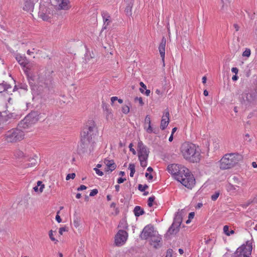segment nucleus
Returning a JSON list of instances; mask_svg holds the SVG:
<instances>
[{"label": "nucleus", "mask_w": 257, "mask_h": 257, "mask_svg": "<svg viewBox=\"0 0 257 257\" xmlns=\"http://www.w3.org/2000/svg\"><path fill=\"white\" fill-rule=\"evenodd\" d=\"M167 171L185 187L191 189L195 184V180L189 170L185 167L176 164H170Z\"/></svg>", "instance_id": "nucleus-1"}, {"label": "nucleus", "mask_w": 257, "mask_h": 257, "mask_svg": "<svg viewBox=\"0 0 257 257\" xmlns=\"http://www.w3.org/2000/svg\"><path fill=\"white\" fill-rule=\"evenodd\" d=\"M180 150L181 153L185 160L192 162H197L200 160V150L194 144L184 143L182 145Z\"/></svg>", "instance_id": "nucleus-2"}, {"label": "nucleus", "mask_w": 257, "mask_h": 257, "mask_svg": "<svg viewBox=\"0 0 257 257\" xmlns=\"http://www.w3.org/2000/svg\"><path fill=\"white\" fill-rule=\"evenodd\" d=\"M241 159L242 156L238 154H226L220 161V168L222 170L230 169Z\"/></svg>", "instance_id": "nucleus-3"}, {"label": "nucleus", "mask_w": 257, "mask_h": 257, "mask_svg": "<svg viewBox=\"0 0 257 257\" xmlns=\"http://www.w3.org/2000/svg\"><path fill=\"white\" fill-rule=\"evenodd\" d=\"M24 137V132L18 128H16L7 132L3 140L7 143L14 144L23 140Z\"/></svg>", "instance_id": "nucleus-4"}, {"label": "nucleus", "mask_w": 257, "mask_h": 257, "mask_svg": "<svg viewBox=\"0 0 257 257\" xmlns=\"http://www.w3.org/2000/svg\"><path fill=\"white\" fill-rule=\"evenodd\" d=\"M95 129V124L94 121L90 120L86 123L81 133V141L84 144H86L90 142L94 135Z\"/></svg>", "instance_id": "nucleus-5"}, {"label": "nucleus", "mask_w": 257, "mask_h": 257, "mask_svg": "<svg viewBox=\"0 0 257 257\" xmlns=\"http://www.w3.org/2000/svg\"><path fill=\"white\" fill-rule=\"evenodd\" d=\"M252 249V240H248L245 244H243L236 249L234 257H251Z\"/></svg>", "instance_id": "nucleus-6"}, {"label": "nucleus", "mask_w": 257, "mask_h": 257, "mask_svg": "<svg viewBox=\"0 0 257 257\" xmlns=\"http://www.w3.org/2000/svg\"><path fill=\"white\" fill-rule=\"evenodd\" d=\"M52 6L46 3H41L38 15L44 21H49L53 16Z\"/></svg>", "instance_id": "nucleus-7"}, {"label": "nucleus", "mask_w": 257, "mask_h": 257, "mask_svg": "<svg viewBox=\"0 0 257 257\" xmlns=\"http://www.w3.org/2000/svg\"><path fill=\"white\" fill-rule=\"evenodd\" d=\"M138 152L141 166L142 167H146L147 165L149 152L142 141H139L138 143Z\"/></svg>", "instance_id": "nucleus-8"}, {"label": "nucleus", "mask_w": 257, "mask_h": 257, "mask_svg": "<svg viewBox=\"0 0 257 257\" xmlns=\"http://www.w3.org/2000/svg\"><path fill=\"white\" fill-rule=\"evenodd\" d=\"M38 120L37 113L36 112H32L20 121L19 125L20 127L27 128L35 123Z\"/></svg>", "instance_id": "nucleus-9"}, {"label": "nucleus", "mask_w": 257, "mask_h": 257, "mask_svg": "<svg viewBox=\"0 0 257 257\" xmlns=\"http://www.w3.org/2000/svg\"><path fill=\"white\" fill-rule=\"evenodd\" d=\"M128 234L125 230L119 229L114 237V244L120 247L124 245L128 239Z\"/></svg>", "instance_id": "nucleus-10"}, {"label": "nucleus", "mask_w": 257, "mask_h": 257, "mask_svg": "<svg viewBox=\"0 0 257 257\" xmlns=\"http://www.w3.org/2000/svg\"><path fill=\"white\" fill-rule=\"evenodd\" d=\"M256 98V93L250 89H246L241 94V103L245 105L253 102Z\"/></svg>", "instance_id": "nucleus-11"}, {"label": "nucleus", "mask_w": 257, "mask_h": 257, "mask_svg": "<svg viewBox=\"0 0 257 257\" xmlns=\"http://www.w3.org/2000/svg\"><path fill=\"white\" fill-rule=\"evenodd\" d=\"M182 222L181 216L179 212H177L172 225L169 227L168 232L170 234L177 233Z\"/></svg>", "instance_id": "nucleus-12"}, {"label": "nucleus", "mask_w": 257, "mask_h": 257, "mask_svg": "<svg viewBox=\"0 0 257 257\" xmlns=\"http://www.w3.org/2000/svg\"><path fill=\"white\" fill-rule=\"evenodd\" d=\"M156 232L157 231L154 229V227L152 225L148 224L143 229L140 234V238L142 239H147L155 233L156 234Z\"/></svg>", "instance_id": "nucleus-13"}, {"label": "nucleus", "mask_w": 257, "mask_h": 257, "mask_svg": "<svg viewBox=\"0 0 257 257\" xmlns=\"http://www.w3.org/2000/svg\"><path fill=\"white\" fill-rule=\"evenodd\" d=\"M52 79L50 76H39L38 80V84L39 86L44 87L48 90L52 85Z\"/></svg>", "instance_id": "nucleus-14"}, {"label": "nucleus", "mask_w": 257, "mask_h": 257, "mask_svg": "<svg viewBox=\"0 0 257 257\" xmlns=\"http://www.w3.org/2000/svg\"><path fill=\"white\" fill-rule=\"evenodd\" d=\"M51 2L59 10H68L70 8L69 0H52Z\"/></svg>", "instance_id": "nucleus-15"}, {"label": "nucleus", "mask_w": 257, "mask_h": 257, "mask_svg": "<svg viewBox=\"0 0 257 257\" xmlns=\"http://www.w3.org/2000/svg\"><path fill=\"white\" fill-rule=\"evenodd\" d=\"M144 129L149 134L154 133L157 134V131L153 128L151 125V117L149 115H147L145 118Z\"/></svg>", "instance_id": "nucleus-16"}, {"label": "nucleus", "mask_w": 257, "mask_h": 257, "mask_svg": "<svg viewBox=\"0 0 257 257\" xmlns=\"http://www.w3.org/2000/svg\"><path fill=\"white\" fill-rule=\"evenodd\" d=\"M151 244L155 248H157L160 245L159 243L162 240L161 236L159 234L158 231L150 237Z\"/></svg>", "instance_id": "nucleus-17"}, {"label": "nucleus", "mask_w": 257, "mask_h": 257, "mask_svg": "<svg viewBox=\"0 0 257 257\" xmlns=\"http://www.w3.org/2000/svg\"><path fill=\"white\" fill-rule=\"evenodd\" d=\"M105 165V170L106 171L112 172L114 170L116 167V165L112 160H109L107 159H105L103 161Z\"/></svg>", "instance_id": "nucleus-18"}, {"label": "nucleus", "mask_w": 257, "mask_h": 257, "mask_svg": "<svg viewBox=\"0 0 257 257\" xmlns=\"http://www.w3.org/2000/svg\"><path fill=\"white\" fill-rule=\"evenodd\" d=\"M169 122V113L166 111L163 114L161 121L160 128L164 130L168 126Z\"/></svg>", "instance_id": "nucleus-19"}, {"label": "nucleus", "mask_w": 257, "mask_h": 257, "mask_svg": "<svg viewBox=\"0 0 257 257\" xmlns=\"http://www.w3.org/2000/svg\"><path fill=\"white\" fill-rule=\"evenodd\" d=\"M101 15L103 21V26L102 29H106L107 26L110 24L111 22L110 15L106 11H103L101 13Z\"/></svg>", "instance_id": "nucleus-20"}, {"label": "nucleus", "mask_w": 257, "mask_h": 257, "mask_svg": "<svg viewBox=\"0 0 257 257\" xmlns=\"http://www.w3.org/2000/svg\"><path fill=\"white\" fill-rule=\"evenodd\" d=\"M166 40L163 37L159 46V51L162 61L164 62Z\"/></svg>", "instance_id": "nucleus-21"}, {"label": "nucleus", "mask_w": 257, "mask_h": 257, "mask_svg": "<svg viewBox=\"0 0 257 257\" xmlns=\"http://www.w3.org/2000/svg\"><path fill=\"white\" fill-rule=\"evenodd\" d=\"M34 8V3L33 0H24L23 9L28 12L33 11Z\"/></svg>", "instance_id": "nucleus-22"}, {"label": "nucleus", "mask_w": 257, "mask_h": 257, "mask_svg": "<svg viewBox=\"0 0 257 257\" xmlns=\"http://www.w3.org/2000/svg\"><path fill=\"white\" fill-rule=\"evenodd\" d=\"M15 58L19 64L23 67H25L28 64V60L24 55L18 54L16 55Z\"/></svg>", "instance_id": "nucleus-23"}, {"label": "nucleus", "mask_w": 257, "mask_h": 257, "mask_svg": "<svg viewBox=\"0 0 257 257\" xmlns=\"http://www.w3.org/2000/svg\"><path fill=\"white\" fill-rule=\"evenodd\" d=\"M14 155L17 159H22L25 157L24 152L20 149L16 150L14 152Z\"/></svg>", "instance_id": "nucleus-24"}, {"label": "nucleus", "mask_w": 257, "mask_h": 257, "mask_svg": "<svg viewBox=\"0 0 257 257\" xmlns=\"http://www.w3.org/2000/svg\"><path fill=\"white\" fill-rule=\"evenodd\" d=\"M134 212L136 216H139L144 213V210L139 206H137L135 207Z\"/></svg>", "instance_id": "nucleus-25"}, {"label": "nucleus", "mask_w": 257, "mask_h": 257, "mask_svg": "<svg viewBox=\"0 0 257 257\" xmlns=\"http://www.w3.org/2000/svg\"><path fill=\"white\" fill-rule=\"evenodd\" d=\"M118 227L124 230L127 229L128 225L126 221L124 220H121L118 224Z\"/></svg>", "instance_id": "nucleus-26"}, {"label": "nucleus", "mask_w": 257, "mask_h": 257, "mask_svg": "<svg viewBox=\"0 0 257 257\" xmlns=\"http://www.w3.org/2000/svg\"><path fill=\"white\" fill-rule=\"evenodd\" d=\"M223 232L227 236H229L230 234H232L234 233L233 230L229 231V227L227 225H225L223 227Z\"/></svg>", "instance_id": "nucleus-27"}, {"label": "nucleus", "mask_w": 257, "mask_h": 257, "mask_svg": "<svg viewBox=\"0 0 257 257\" xmlns=\"http://www.w3.org/2000/svg\"><path fill=\"white\" fill-rule=\"evenodd\" d=\"M38 158V157L37 155H35L33 157V158L30 160L31 161V164H28L27 167H32L33 166H35L37 164V159Z\"/></svg>", "instance_id": "nucleus-28"}, {"label": "nucleus", "mask_w": 257, "mask_h": 257, "mask_svg": "<svg viewBox=\"0 0 257 257\" xmlns=\"http://www.w3.org/2000/svg\"><path fill=\"white\" fill-rule=\"evenodd\" d=\"M226 189L228 192H234L236 190V188L234 186L231 184H228L226 185Z\"/></svg>", "instance_id": "nucleus-29"}, {"label": "nucleus", "mask_w": 257, "mask_h": 257, "mask_svg": "<svg viewBox=\"0 0 257 257\" xmlns=\"http://www.w3.org/2000/svg\"><path fill=\"white\" fill-rule=\"evenodd\" d=\"M128 169L130 170V176L133 177L135 172V166L133 164H130L128 166Z\"/></svg>", "instance_id": "nucleus-30"}, {"label": "nucleus", "mask_w": 257, "mask_h": 257, "mask_svg": "<svg viewBox=\"0 0 257 257\" xmlns=\"http://www.w3.org/2000/svg\"><path fill=\"white\" fill-rule=\"evenodd\" d=\"M250 54L251 51L250 49L246 48L244 51L243 52L242 55L243 57H249L250 55Z\"/></svg>", "instance_id": "nucleus-31"}, {"label": "nucleus", "mask_w": 257, "mask_h": 257, "mask_svg": "<svg viewBox=\"0 0 257 257\" xmlns=\"http://www.w3.org/2000/svg\"><path fill=\"white\" fill-rule=\"evenodd\" d=\"M155 199V197L154 196H151L148 198V205L149 207H151L153 206V203L154 202Z\"/></svg>", "instance_id": "nucleus-32"}, {"label": "nucleus", "mask_w": 257, "mask_h": 257, "mask_svg": "<svg viewBox=\"0 0 257 257\" xmlns=\"http://www.w3.org/2000/svg\"><path fill=\"white\" fill-rule=\"evenodd\" d=\"M122 112L124 114L128 113L130 112V107L127 105L122 106Z\"/></svg>", "instance_id": "nucleus-33"}, {"label": "nucleus", "mask_w": 257, "mask_h": 257, "mask_svg": "<svg viewBox=\"0 0 257 257\" xmlns=\"http://www.w3.org/2000/svg\"><path fill=\"white\" fill-rule=\"evenodd\" d=\"M37 186H40L39 188V193H41L43 192V189L44 188V185L42 184V182L40 181H38L37 182Z\"/></svg>", "instance_id": "nucleus-34"}, {"label": "nucleus", "mask_w": 257, "mask_h": 257, "mask_svg": "<svg viewBox=\"0 0 257 257\" xmlns=\"http://www.w3.org/2000/svg\"><path fill=\"white\" fill-rule=\"evenodd\" d=\"M49 236L51 239V240L53 241H55L56 242L58 241L57 240L55 239V238L54 237L53 234V231L51 230L49 232Z\"/></svg>", "instance_id": "nucleus-35"}, {"label": "nucleus", "mask_w": 257, "mask_h": 257, "mask_svg": "<svg viewBox=\"0 0 257 257\" xmlns=\"http://www.w3.org/2000/svg\"><path fill=\"white\" fill-rule=\"evenodd\" d=\"M219 196V192H216L214 194L211 196V199L213 201H215Z\"/></svg>", "instance_id": "nucleus-36"}, {"label": "nucleus", "mask_w": 257, "mask_h": 257, "mask_svg": "<svg viewBox=\"0 0 257 257\" xmlns=\"http://www.w3.org/2000/svg\"><path fill=\"white\" fill-rule=\"evenodd\" d=\"M75 173L68 174L66 177V180H69L70 179H73L75 178Z\"/></svg>", "instance_id": "nucleus-37"}, {"label": "nucleus", "mask_w": 257, "mask_h": 257, "mask_svg": "<svg viewBox=\"0 0 257 257\" xmlns=\"http://www.w3.org/2000/svg\"><path fill=\"white\" fill-rule=\"evenodd\" d=\"M173 250L172 249H168L166 252V255L165 257H172Z\"/></svg>", "instance_id": "nucleus-38"}, {"label": "nucleus", "mask_w": 257, "mask_h": 257, "mask_svg": "<svg viewBox=\"0 0 257 257\" xmlns=\"http://www.w3.org/2000/svg\"><path fill=\"white\" fill-rule=\"evenodd\" d=\"M141 86L142 87L140 89V91L142 92V93H144V90L145 89H146V86L145 85V84L142 82H141L140 83Z\"/></svg>", "instance_id": "nucleus-39"}, {"label": "nucleus", "mask_w": 257, "mask_h": 257, "mask_svg": "<svg viewBox=\"0 0 257 257\" xmlns=\"http://www.w3.org/2000/svg\"><path fill=\"white\" fill-rule=\"evenodd\" d=\"M147 188L148 186L147 185L143 186L141 184H140L138 187L139 190L141 191H144Z\"/></svg>", "instance_id": "nucleus-40"}, {"label": "nucleus", "mask_w": 257, "mask_h": 257, "mask_svg": "<svg viewBox=\"0 0 257 257\" xmlns=\"http://www.w3.org/2000/svg\"><path fill=\"white\" fill-rule=\"evenodd\" d=\"M73 223H74V226L76 227H77L79 226V219L77 217H76L74 219Z\"/></svg>", "instance_id": "nucleus-41"}, {"label": "nucleus", "mask_w": 257, "mask_h": 257, "mask_svg": "<svg viewBox=\"0 0 257 257\" xmlns=\"http://www.w3.org/2000/svg\"><path fill=\"white\" fill-rule=\"evenodd\" d=\"M133 147V145L132 143H131L129 145V146H128V148L130 149V151L131 152H132L134 155H136V151H135V150Z\"/></svg>", "instance_id": "nucleus-42"}, {"label": "nucleus", "mask_w": 257, "mask_h": 257, "mask_svg": "<svg viewBox=\"0 0 257 257\" xmlns=\"http://www.w3.org/2000/svg\"><path fill=\"white\" fill-rule=\"evenodd\" d=\"M98 193V190L97 189H93L91 191L89 196H94Z\"/></svg>", "instance_id": "nucleus-43"}, {"label": "nucleus", "mask_w": 257, "mask_h": 257, "mask_svg": "<svg viewBox=\"0 0 257 257\" xmlns=\"http://www.w3.org/2000/svg\"><path fill=\"white\" fill-rule=\"evenodd\" d=\"M94 170H95L96 173L98 175H99L100 176H102L103 175V173L102 171H101L100 170H99L98 168H95L94 169Z\"/></svg>", "instance_id": "nucleus-44"}, {"label": "nucleus", "mask_w": 257, "mask_h": 257, "mask_svg": "<svg viewBox=\"0 0 257 257\" xmlns=\"http://www.w3.org/2000/svg\"><path fill=\"white\" fill-rule=\"evenodd\" d=\"M145 176L149 180H151L153 179V176L151 173L146 172Z\"/></svg>", "instance_id": "nucleus-45"}, {"label": "nucleus", "mask_w": 257, "mask_h": 257, "mask_svg": "<svg viewBox=\"0 0 257 257\" xmlns=\"http://www.w3.org/2000/svg\"><path fill=\"white\" fill-rule=\"evenodd\" d=\"M67 230H66V228L65 227H61L59 229V233L61 234V235H62L63 234V233L65 231H66Z\"/></svg>", "instance_id": "nucleus-46"}, {"label": "nucleus", "mask_w": 257, "mask_h": 257, "mask_svg": "<svg viewBox=\"0 0 257 257\" xmlns=\"http://www.w3.org/2000/svg\"><path fill=\"white\" fill-rule=\"evenodd\" d=\"M135 100H138V101L141 105H143L144 104V102H143V99L142 97H139V98L137 97V98H136Z\"/></svg>", "instance_id": "nucleus-47"}, {"label": "nucleus", "mask_w": 257, "mask_h": 257, "mask_svg": "<svg viewBox=\"0 0 257 257\" xmlns=\"http://www.w3.org/2000/svg\"><path fill=\"white\" fill-rule=\"evenodd\" d=\"M59 213V212H57V214L56 216L55 219L58 223H60L62 221V220L60 216L58 215Z\"/></svg>", "instance_id": "nucleus-48"}, {"label": "nucleus", "mask_w": 257, "mask_h": 257, "mask_svg": "<svg viewBox=\"0 0 257 257\" xmlns=\"http://www.w3.org/2000/svg\"><path fill=\"white\" fill-rule=\"evenodd\" d=\"M87 188L86 186L84 185H81L79 187L77 188L78 191H82L85 190Z\"/></svg>", "instance_id": "nucleus-49"}, {"label": "nucleus", "mask_w": 257, "mask_h": 257, "mask_svg": "<svg viewBox=\"0 0 257 257\" xmlns=\"http://www.w3.org/2000/svg\"><path fill=\"white\" fill-rule=\"evenodd\" d=\"M195 216V213L194 212H191L189 214L188 218L190 219H192Z\"/></svg>", "instance_id": "nucleus-50"}, {"label": "nucleus", "mask_w": 257, "mask_h": 257, "mask_svg": "<svg viewBox=\"0 0 257 257\" xmlns=\"http://www.w3.org/2000/svg\"><path fill=\"white\" fill-rule=\"evenodd\" d=\"M125 180V178H119L117 179V182L118 184H121V183H123Z\"/></svg>", "instance_id": "nucleus-51"}, {"label": "nucleus", "mask_w": 257, "mask_h": 257, "mask_svg": "<svg viewBox=\"0 0 257 257\" xmlns=\"http://www.w3.org/2000/svg\"><path fill=\"white\" fill-rule=\"evenodd\" d=\"M231 71L236 74L238 72V69L236 67H233L231 69Z\"/></svg>", "instance_id": "nucleus-52"}, {"label": "nucleus", "mask_w": 257, "mask_h": 257, "mask_svg": "<svg viewBox=\"0 0 257 257\" xmlns=\"http://www.w3.org/2000/svg\"><path fill=\"white\" fill-rule=\"evenodd\" d=\"M117 97L116 96H113L111 98V102L112 103H114V102L116 100H117Z\"/></svg>", "instance_id": "nucleus-53"}, {"label": "nucleus", "mask_w": 257, "mask_h": 257, "mask_svg": "<svg viewBox=\"0 0 257 257\" xmlns=\"http://www.w3.org/2000/svg\"><path fill=\"white\" fill-rule=\"evenodd\" d=\"M33 189L36 192H39V186H35L34 188H33Z\"/></svg>", "instance_id": "nucleus-54"}, {"label": "nucleus", "mask_w": 257, "mask_h": 257, "mask_svg": "<svg viewBox=\"0 0 257 257\" xmlns=\"http://www.w3.org/2000/svg\"><path fill=\"white\" fill-rule=\"evenodd\" d=\"M146 91L145 92H144V93L147 95V96H149L150 94V90H148V89H145Z\"/></svg>", "instance_id": "nucleus-55"}, {"label": "nucleus", "mask_w": 257, "mask_h": 257, "mask_svg": "<svg viewBox=\"0 0 257 257\" xmlns=\"http://www.w3.org/2000/svg\"><path fill=\"white\" fill-rule=\"evenodd\" d=\"M233 27L235 28L236 31H238L239 30V27L237 24H234Z\"/></svg>", "instance_id": "nucleus-56"}, {"label": "nucleus", "mask_w": 257, "mask_h": 257, "mask_svg": "<svg viewBox=\"0 0 257 257\" xmlns=\"http://www.w3.org/2000/svg\"><path fill=\"white\" fill-rule=\"evenodd\" d=\"M252 166L254 168H257V161L256 162H253L252 163Z\"/></svg>", "instance_id": "nucleus-57"}, {"label": "nucleus", "mask_w": 257, "mask_h": 257, "mask_svg": "<svg viewBox=\"0 0 257 257\" xmlns=\"http://www.w3.org/2000/svg\"><path fill=\"white\" fill-rule=\"evenodd\" d=\"M238 77L235 74V75L233 76L232 79L233 81H236L238 79Z\"/></svg>", "instance_id": "nucleus-58"}, {"label": "nucleus", "mask_w": 257, "mask_h": 257, "mask_svg": "<svg viewBox=\"0 0 257 257\" xmlns=\"http://www.w3.org/2000/svg\"><path fill=\"white\" fill-rule=\"evenodd\" d=\"M115 190L117 191V192H118L119 191V185H116L115 186Z\"/></svg>", "instance_id": "nucleus-59"}, {"label": "nucleus", "mask_w": 257, "mask_h": 257, "mask_svg": "<svg viewBox=\"0 0 257 257\" xmlns=\"http://www.w3.org/2000/svg\"><path fill=\"white\" fill-rule=\"evenodd\" d=\"M206 77L205 76H203V78H202V83L203 84H205L206 82Z\"/></svg>", "instance_id": "nucleus-60"}, {"label": "nucleus", "mask_w": 257, "mask_h": 257, "mask_svg": "<svg viewBox=\"0 0 257 257\" xmlns=\"http://www.w3.org/2000/svg\"><path fill=\"white\" fill-rule=\"evenodd\" d=\"M147 171L149 172L148 173H151V172H152L153 171L152 168H151V167H148L147 169Z\"/></svg>", "instance_id": "nucleus-61"}, {"label": "nucleus", "mask_w": 257, "mask_h": 257, "mask_svg": "<svg viewBox=\"0 0 257 257\" xmlns=\"http://www.w3.org/2000/svg\"><path fill=\"white\" fill-rule=\"evenodd\" d=\"M173 135L171 134V135L169 137V142H172L173 141Z\"/></svg>", "instance_id": "nucleus-62"}, {"label": "nucleus", "mask_w": 257, "mask_h": 257, "mask_svg": "<svg viewBox=\"0 0 257 257\" xmlns=\"http://www.w3.org/2000/svg\"><path fill=\"white\" fill-rule=\"evenodd\" d=\"M81 194H80V193H77V194H76V198H77V199H79V198H81Z\"/></svg>", "instance_id": "nucleus-63"}, {"label": "nucleus", "mask_w": 257, "mask_h": 257, "mask_svg": "<svg viewBox=\"0 0 257 257\" xmlns=\"http://www.w3.org/2000/svg\"><path fill=\"white\" fill-rule=\"evenodd\" d=\"M203 94L206 96L208 95V92L206 90H205L203 92Z\"/></svg>", "instance_id": "nucleus-64"}]
</instances>
